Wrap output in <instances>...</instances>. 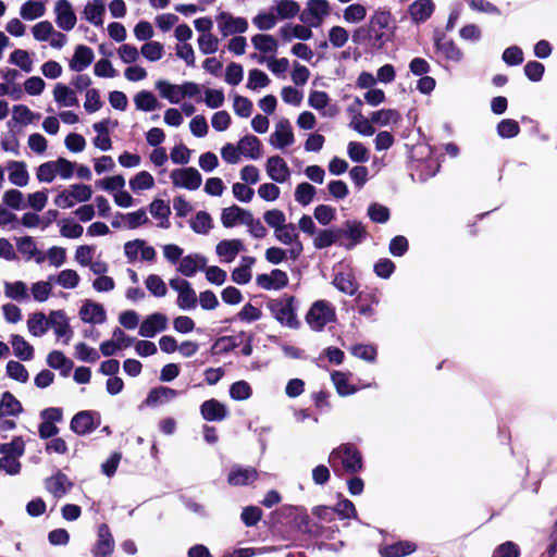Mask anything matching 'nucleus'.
I'll use <instances>...</instances> for the list:
<instances>
[{
  "mask_svg": "<svg viewBox=\"0 0 557 557\" xmlns=\"http://www.w3.org/2000/svg\"><path fill=\"white\" fill-rule=\"evenodd\" d=\"M393 15L386 9H377L370 16L369 22L354 29L352 42L361 46L369 45L373 50H381L391 39V24Z\"/></svg>",
  "mask_w": 557,
  "mask_h": 557,
  "instance_id": "nucleus-1",
  "label": "nucleus"
},
{
  "mask_svg": "<svg viewBox=\"0 0 557 557\" xmlns=\"http://www.w3.org/2000/svg\"><path fill=\"white\" fill-rule=\"evenodd\" d=\"M329 463L338 478L354 475L363 469L361 451L352 443H344L334 448L329 456Z\"/></svg>",
  "mask_w": 557,
  "mask_h": 557,
  "instance_id": "nucleus-2",
  "label": "nucleus"
},
{
  "mask_svg": "<svg viewBox=\"0 0 557 557\" xmlns=\"http://www.w3.org/2000/svg\"><path fill=\"white\" fill-rule=\"evenodd\" d=\"M267 308L281 325L294 330L300 326L296 314L297 307L295 296L284 294L278 298L270 299L267 302Z\"/></svg>",
  "mask_w": 557,
  "mask_h": 557,
  "instance_id": "nucleus-3",
  "label": "nucleus"
},
{
  "mask_svg": "<svg viewBox=\"0 0 557 557\" xmlns=\"http://www.w3.org/2000/svg\"><path fill=\"white\" fill-rule=\"evenodd\" d=\"M336 318L334 307L324 299L314 301L306 314V322L313 331H322Z\"/></svg>",
  "mask_w": 557,
  "mask_h": 557,
  "instance_id": "nucleus-4",
  "label": "nucleus"
},
{
  "mask_svg": "<svg viewBox=\"0 0 557 557\" xmlns=\"http://www.w3.org/2000/svg\"><path fill=\"white\" fill-rule=\"evenodd\" d=\"M434 47L437 53L451 63H459L463 58V52L456 42L446 36L444 32L436 29L433 35Z\"/></svg>",
  "mask_w": 557,
  "mask_h": 557,
  "instance_id": "nucleus-5",
  "label": "nucleus"
},
{
  "mask_svg": "<svg viewBox=\"0 0 557 557\" xmlns=\"http://www.w3.org/2000/svg\"><path fill=\"white\" fill-rule=\"evenodd\" d=\"M100 425V414L92 410H83L75 413L70 422V429L83 436L90 434Z\"/></svg>",
  "mask_w": 557,
  "mask_h": 557,
  "instance_id": "nucleus-6",
  "label": "nucleus"
},
{
  "mask_svg": "<svg viewBox=\"0 0 557 557\" xmlns=\"http://www.w3.org/2000/svg\"><path fill=\"white\" fill-rule=\"evenodd\" d=\"M329 14L330 4L326 0H308L307 8L300 13L299 20L309 26L318 27Z\"/></svg>",
  "mask_w": 557,
  "mask_h": 557,
  "instance_id": "nucleus-7",
  "label": "nucleus"
},
{
  "mask_svg": "<svg viewBox=\"0 0 557 557\" xmlns=\"http://www.w3.org/2000/svg\"><path fill=\"white\" fill-rule=\"evenodd\" d=\"M171 180L175 187L196 190L200 187L202 177L196 168L175 169L171 172Z\"/></svg>",
  "mask_w": 557,
  "mask_h": 557,
  "instance_id": "nucleus-8",
  "label": "nucleus"
},
{
  "mask_svg": "<svg viewBox=\"0 0 557 557\" xmlns=\"http://www.w3.org/2000/svg\"><path fill=\"white\" fill-rule=\"evenodd\" d=\"M115 547L111 530L107 523H101L97 530V540L91 548L94 557H110Z\"/></svg>",
  "mask_w": 557,
  "mask_h": 557,
  "instance_id": "nucleus-9",
  "label": "nucleus"
},
{
  "mask_svg": "<svg viewBox=\"0 0 557 557\" xmlns=\"http://www.w3.org/2000/svg\"><path fill=\"white\" fill-rule=\"evenodd\" d=\"M344 232L345 244H343V247L347 250H351L361 244L368 235L366 226L357 220H346L344 222Z\"/></svg>",
  "mask_w": 557,
  "mask_h": 557,
  "instance_id": "nucleus-10",
  "label": "nucleus"
},
{
  "mask_svg": "<svg viewBox=\"0 0 557 557\" xmlns=\"http://www.w3.org/2000/svg\"><path fill=\"white\" fill-rule=\"evenodd\" d=\"M259 479V472L253 467L244 468L235 465L231 468L227 475V483L231 486H244L253 483Z\"/></svg>",
  "mask_w": 557,
  "mask_h": 557,
  "instance_id": "nucleus-11",
  "label": "nucleus"
},
{
  "mask_svg": "<svg viewBox=\"0 0 557 557\" xmlns=\"http://www.w3.org/2000/svg\"><path fill=\"white\" fill-rule=\"evenodd\" d=\"M55 23L63 30L74 28L77 18L69 0H58L54 7Z\"/></svg>",
  "mask_w": 557,
  "mask_h": 557,
  "instance_id": "nucleus-12",
  "label": "nucleus"
},
{
  "mask_svg": "<svg viewBox=\"0 0 557 557\" xmlns=\"http://www.w3.org/2000/svg\"><path fill=\"white\" fill-rule=\"evenodd\" d=\"M216 20L223 36L242 34L248 28V22L245 17H234L226 12H221Z\"/></svg>",
  "mask_w": 557,
  "mask_h": 557,
  "instance_id": "nucleus-13",
  "label": "nucleus"
},
{
  "mask_svg": "<svg viewBox=\"0 0 557 557\" xmlns=\"http://www.w3.org/2000/svg\"><path fill=\"white\" fill-rule=\"evenodd\" d=\"M168 326V318L160 312L148 315L139 326V335L143 337H153L157 333L162 332Z\"/></svg>",
  "mask_w": 557,
  "mask_h": 557,
  "instance_id": "nucleus-14",
  "label": "nucleus"
},
{
  "mask_svg": "<svg viewBox=\"0 0 557 557\" xmlns=\"http://www.w3.org/2000/svg\"><path fill=\"white\" fill-rule=\"evenodd\" d=\"M295 140L292 125L287 119H282L276 124L275 132L270 137L271 145L277 148L290 146Z\"/></svg>",
  "mask_w": 557,
  "mask_h": 557,
  "instance_id": "nucleus-15",
  "label": "nucleus"
},
{
  "mask_svg": "<svg viewBox=\"0 0 557 557\" xmlns=\"http://www.w3.org/2000/svg\"><path fill=\"white\" fill-rule=\"evenodd\" d=\"M418 549L417 543L412 541H398L380 547L381 557H406Z\"/></svg>",
  "mask_w": 557,
  "mask_h": 557,
  "instance_id": "nucleus-16",
  "label": "nucleus"
},
{
  "mask_svg": "<svg viewBox=\"0 0 557 557\" xmlns=\"http://www.w3.org/2000/svg\"><path fill=\"white\" fill-rule=\"evenodd\" d=\"M79 317L85 323L101 324L106 321L107 314L103 306L87 300L79 309Z\"/></svg>",
  "mask_w": 557,
  "mask_h": 557,
  "instance_id": "nucleus-17",
  "label": "nucleus"
},
{
  "mask_svg": "<svg viewBox=\"0 0 557 557\" xmlns=\"http://www.w3.org/2000/svg\"><path fill=\"white\" fill-rule=\"evenodd\" d=\"M201 417L207 421H222L227 414V408L215 398L205 400L200 406Z\"/></svg>",
  "mask_w": 557,
  "mask_h": 557,
  "instance_id": "nucleus-18",
  "label": "nucleus"
},
{
  "mask_svg": "<svg viewBox=\"0 0 557 557\" xmlns=\"http://www.w3.org/2000/svg\"><path fill=\"white\" fill-rule=\"evenodd\" d=\"M48 329L51 326L54 330V333L58 337L65 336L66 339L64 341L65 344L69 343L71 336L73 335V331L69 324L67 318L62 310L58 311H51L48 322Z\"/></svg>",
  "mask_w": 557,
  "mask_h": 557,
  "instance_id": "nucleus-19",
  "label": "nucleus"
},
{
  "mask_svg": "<svg viewBox=\"0 0 557 557\" xmlns=\"http://www.w3.org/2000/svg\"><path fill=\"white\" fill-rule=\"evenodd\" d=\"M267 173L276 183H284L290 175L287 163L280 156H272L268 159Z\"/></svg>",
  "mask_w": 557,
  "mask_h": 557,
  "instance_id": "nucleus-20",
  "label": "nucleus"
},
{
  "mask_svg": "<svg viewBox=\"0 0 557 557\" xmlns=\"http://www.w3.org/2000/svg\"><path fill=\"white\" fill-rule=\"evenodd\" d=\"M46 490L54 497L64 496L73 486L66 474L58 471L54 475L47 478L45 481Z\"/></svg>",
  "mask_w": 557,
  "mask_h": 557,
  "instance_id": "nucleus-21",
  "label": "nucleus"
},
{
  "mask_svg": "<svg viewBox=\"0 0 557 557\" xmlns=\"http://www.w3.org/2000/svg\"><path fill=\"white\" fill-rule=\"evenodd\" d=\"M177 395L178 392L176 389L160 385L149 391L146 399L144 400V405L148 407H157L159 405L170 401Z\"/></svg>",
  "mask_w": 557,
  "mask_h": 557,
  "instance_id": "nucleus-22",
  "label": "nucleus"
},
{
  "mask_svg": "<svg viewBox=\"0 0 557 557\" xmlns=\"http://www.w3.org/2000/svg\"><path fill=\"white\" fill-rule=\"evenodd\" d=\"M94 59L95 54L90 47L78 45L69 65L72 71L82 72L92 63Z\"/></svg>",
  "mask_w": 557,
  "mask_h": 557,
  "instance_id": "nucleus-23",
  "label": "nucleus"
},
{
  "mask_svg": "<svg viewBox=\"0 0 557 557\" xmlns=\"http://www.w3.org/2000/svg\"><path fill=\"white\" fill-rule=\"evenodd\" d=\"M250 211L236 205L224 208L221 213V221L224 227L231 228L238 223L245 224Z\"/></svg>",
  "mask_w": 557,
  "mask_h": 557,
  "instance_id": "nucleus-24",
  "label": "nucleus"
},
{
  "mask_svg": "<svg viewBox=\"0 0 557 557\" xmlns=\"http://www.w3.org/2000/svg\"><path fill=\"white\" fill-rule=\"evenodd\" d=\"M435 10L432 0H416L409 5V14L416 23H423L429 20Z\"/></svg>",
  "mask_w": 557,
  "mask_h": 557,
  "instance_id": "nucleus-25",
  "label": "nucleus"
},
{
  "mask_svg": "<svg viewBox=\"0 0 557 557\" xmlns=\"http://www.w3.org/2000/svg\"><path fill=\"white\" fill-rule=\"evenodd\" d=\"M16 247L18 252L26 256V260L35 259L37 263H42L46 256L38 250L33 237L24 236L17 239Z\"/></svg>",
  "mask_w": 557,
  "mask_h": 557,
  "instance_id": "nucleus-26",
  "label": "nucleus"
},
{
  "mask_svg": "<svg viewBox=\"0 0 557 557\" xmlns=\"http://www.w3.org/2000/svg\"><path fill=\"white\" fill-rule=\"evenodd\" d=\"M207 259L200 255H188L182 258L178 271L185 276H194L198 270L206 268Z\"/></svg>",
  "mask_w": 557,
  "mask_h": 557,
  "instance_id": "nucleus-27",
  "label": "nucleus"
},
{
  "mask_svg": "<svg viewBox=\"0 0 557 557\" xmlns=\"http://www.w3.org/2000/svg\"><path fill=\"white\" fill-rule=\"evenodd\" d=\"M238 149L242 154L249 159H259L261 157V141L255 135H245L238 141Z\"/></svg>",
  "mask_w": 557,
  "mask_h": 557,
  "instance_id": "nucleus-28",
  "label": "nucleus"
},
{
  "mask_svg": "<svg viewBox=\"0 0 557 557\" xmlns=\"http://www.w3.org/2000/svg\"><path fill=\"white\" fill-rule=\"evenodd\" d=\"M9 181L18 187L27 185L29 175L26 170V164L23 161H10L8 164Z\"/></svg>",
  "mask_w": 557,
  "mask_h": 557,
  "instance_id": "nucleus-29",
  "label": "nucleus"
},
{
  "mask_svg": "<svg viewBox=\"0 0 557 557\" xmlns=\"http://www.w3.org/2000/svg\"><path fill=\"white\" fill-rule=\"evenodd\" d=\"M47 364L52 369L60 370L63 376H67L74 366L73 361L60 350L49 352L47 356Z\"/></svg>",
  "mask_w": 557,
  "mask_h": 557,
  "instance_id": "nucleus-30",
  "label": "nucleus"
},
{
  "mask_svg": "<svg viewBox=\"0 0 557 557\" xmlns=\"http://www.w3.org/2000/svg\"><path fill=\"white\" fill-rule=\"evenodd\" d=\"M332 284L342 293L349 296L358 292L359 285L351 273L338 272L334 275Z\"/></svg>",
  "mask_w": 557,
  "mask_h": 557,
  "instance_id": "nucleus-31",
  "label": "nucleus"
},
{
  "mask_svg": "<svg viewBox=\"0 0 557 557\" xmlns=\"http://www.w3.org/2000/svg\"><path fill=\"white\" fill-rule=\"evenodd\" d=\"M22 411L23 406L21 401L11 392H4L0 399V418L18 416Z\"/></svg>",
  "mask_w": 557,
  "mask_h": 557,
  "instance_id": "nucleus-32",
  "label": "nucleus"
},
{
  "mask_svg": "<svg viewBox=\"0 0 557 557\" xmlns=\"http://www.w3.org/2000/svg\"><path fill=\"white\" fill-rule=\"evenodd\" d=\"M11 345L14 355L21 360L28 361L34 358V347L23 336L13 334Z\"/></svg>",
  "mask_w": 557,
  "mask_h": 557,
  "instance_id": "nucleus-33",
  "label": "nucleus"
},
{
  "mask_svg": "<svg viewBox=\"0 0 557 557\" xmlns=\"http://www.w3.org/2000/svg\"><path fill=\"white\" fill-rule=\"evenodd\" d=\"M244 249V245L240 239H224L216 245V253L220 257H225L226 261L235 259L237 253Z\"/></svg>",
  "mask_w": 557,
  "mask_h": 557,
  "instance_id": "nucleus-34",
  "label": "nucleus"
},
{
  "mask_svg": "<svg viewBox=\"0 0 557 557\" xmlns=\"http://www.w3.org/2000/svg\"><path fill=\"white\" fill-rule=\"evenodd\" d=\"M331 379L337 394L342 397L352 395L358 391L355 385L349 384L348 375L342 371H333L331 373Z\"/></svg>",
  "mask_w": 557,
  "mask_h": 557,
  "instance_id": "nucleus-35",
  "label": "nucleus"
},
{
  "mask_svg": "<svg viewBox=\"0 0 557 557\" xmlns=\"http://www.w3.org/2000/svg\"><path fill=\"white\" fill-rule=\"evenodd\" d=\"M53 97L54 100L61 106L72 107L78 104V99L74 90L62 83H58L54 86Z\"/></svg>",
  "mask_w": 557,
  "mask_h": 557,
  "instance_id": "nucleus-36",
  "label": "nucleus"
},
{
  "mask_svg": "<svg viewBox=\"0 0 557 557\" xmlns=\"http://www.w3.org/2000/svg\"><path fill=\"white\" fill-rule=\"evenodd\" d=\"M106 8L103 0H94V2H88L84 9V14L87 21L92 23L96 26H101L103 24V14Z\"/></svg>",
  "mask_w": 557,
  "mask_h": 557,
  "instance_id": "nucleus-37",
  "label": "nucleus"
},
{
  "mask_svg": "<svg viewBox=\"0 0 557 557\" xmlns=\"http://www.w3.org/2000/svg\"><path fill=\"white\" fill-rule=\"evenodd\" d=\"M183 288L178 292L177 306L183 309H194L197 306V296L188 281L183 280Z\"/></svg>",
  "mask_w": 557,
  "mask_h": 557,
  "instance_id": "nucleus-38",
  "label": "nucleus"
},
{
  "mask_svg": "<svg viewBox=\"0 0 557 557\" xmlns=\"http://www.w3.org/2000/svg\"><path fill=\"white\" fill-rule=\"evenodd\" d=\"M401 119L400 113L395 109H381L371 114V122L380 126L397 124Z\"/></svg>",
  "mask_w": 557,
  "mask_h": 557,
  "instance_id": "nucleus-39",
  "label": "nucleus"
},
{
  "mask_svg": "<svg viewBox=\"0 0 557 557\" xmlns=\"http://www.w3.org/2000/svg\"><path fill=\"white\" fill-rule=\"evenodd\" d=\"M246 336L245 332H240L238 337ZM240 345V342H237V336H222L216 339L214 345L211 348V352L215 354H227L233 351Z\"/></svg>",
  "mask_w": 557,
  "mask_h": 557,
  "instance_id": "nucleus-40",
  "label": "nucleus"
},
{
  "mask_svg": "<svg viewBox=\"0 0 557 557\" xmlns=\"http://www.w3.org/2000/svg\"><path fill=\"white\" fill-rule=\"evenodd\" d=\"M134 102L137 110L146 112L156 110L159 104L156 96L148 90L137 92L134 97Z\"/></svg>",
  "mask_w": 557,
  "mask_h": 557,
  "instance_id": "nucleus-41",
  "label": "nucleus"
},
{
  "mask_svg": "<svg viewBox=\"0 0 557 557\" xmlns=\"http://www.w3.org/2000/svg\"><path fill=\"white\" fill-rule=\"evenodd\" d=\"M48 319L42 312L33 313L27 320V327L33 336H42L48 331Z\"/></svg>",
  "mask_w": 557,
  "mask_h": 557,
  "instance_id": "nucleus-42",
  "label": "nucleus"
},
{
  "mask_svg": "<svg viewBox=\"0 0 557 557\" xmlns=\"http://www.w3.org/2000/svg\"><path fill=\"white\" fill-rule=\"evenodd\" d=\"M156 88L159 90L161 97L168 99L171 103H178L182 99L178 85L170 84L166 81H158Z\"/></svg>",
  "mask_w": 557,
  "mask_h": 557,
  "instance_id": "nucleus-43",
  "label": "nucleus"
},
{
  "mask_svg": "<svg viewBox=\"0 0 557 557\" xmlns=\"http://www.w3.org/2000/svg\"><path fill=\"white\" fill-rule=\"evenodd\" d=\"M251 42L257 50L263 53L275 52L277 49V41L272 35L257 34L251 38Z\"/></svg>",
  "mask_w": 557,
  "mask_h": 557,
  "instance_id": "nucleus-44",
  "label": "nucleus"
},
{
  "mask_svg": "<svg viewBox=\"0 0 557 557\" xmlns=\"http://www.w3.org/2000/svg\"><path fill=\"white\" fill-rule=\"evenodd\" d=\"M190 227L197 234H208L212 228L211 215L206 211H199L194 219L190 220Z\"/></svg>",
  "mask_w": 557,
  "mask_h": 557,
  "instance_id": "nucleus-45",
  "label": "nucleus"
},
{
  "mask_svg": "<svg viewBox=\"0 0 557 557\" xmlns=\"http://www.w3.org/2000/svg\"><path fill=\"white\" fill-rule=\"evenodd\" d=\"M20 14L24 20H36L45 14V5L41 2L28 0L22 4Z\"/></svg>",
  "mask_w": 557,
  "mask_h": 557,
  "instance_id": "nucleus-46",
  "label": "nucleus"
},
{
  "mask_svg": "<svg viewBox=\"0 0 557 557\" xmlns=\"http://www.w3.org/2000/svg\"><path fill=\"white\" fill-rule=\"evenodd\" d=\"M154 185L153 176L147 171L138 172L129 180V187L134 193L138 190L150 189Z\"/></svg>",
  "mask_w": 557,
  "mask_h": 557,
  "instance_id": "nucleus-47",
  "label": "nucleus"
},
{
  "mask_svg": "<svg viewBox=\"0 0 557 557\" xmlns=\"http://www.w3.org/2000/svg\"><path fill=\"white\" fill-rule=\"evenodd\" d=\"M149 211L153 218L165 220V223H160L161 227H169V215L171 214V209L168 203L161 199H154L149 206Z\"/></svg>",
  "mask_w": 557,
  "mask_h": 557,
  "instance_id": "nucleus-48",
  "label": "nucleus"
},
{
  "mask_svg": "<svg viewBox=\"0 0 557 557\" xmlns=\"http://www.w3.org/2000/svg\"><path fill=\"white\" fill-rule=\"evenodd\" d=\"M25 453V443L22 436H15L10 443L0 444V454L20 458Z\"/></svg>",
  "mask_w": 557,
  "mask_h": 557,
  "instance_id": "nucleus-49",
  "label": "nucleus"
},
{
  "mask_svg": "<svg viewBox=\"0 0 557 557\" xmlns=\"http://www.w3.org/2000/svg\"><path fill=\"white\" fill-rule=\"evenodd\" d=\"M4 294L8 298L17 301L28 298L27 286L22 281H16L14 283L7 282L4 284Z\"/></svg>",
  "mask_w": 557,
  "mask_h": 557,
  "instance_id": "nucleus-50",
  "label": "nucleus"
},
{
  "mask_svg": "<svg viewBox=\"0 0 557 557\" xmlns=\"http://www.w3.org/2000/svg\"><path fill=\"white\" fill-rule=\"evenodd\" d=\"M496 131L502 138H513L519 135L520 126L513 119H504L497 124Z\"/></svg>",
  "mask_w": 557,
  "mask_h": 557,
  "instance_id": "nucleus-51",
  "label": "nucleus"
},
{
  "mask_svg": "<svg viewBox=\"0 0 557 557\" xmlns=\"http://www.w3.org/2000/svg\"><path fill=\"white\" fill-rule=\"evenodd\" d=\"M315 187L307 182L297 185L295 190V199L301 206H308L314 198Z\"/></svg>",
  "mask_w": 557,
  "mask_h": 557,
  "instance_id": "nucleus-52",
  "label": "nucleus"
},
{
  "mask_svg": "<svg viewBox=\"0 0 557 557\" xmlns=\"http://www.w3.org/2000/svg\"><path fill=\"white\" fill-rule=\"evenodd\" d=\"M368 216L374 223L384 224L391 218V211L386 206H383L377 202H372L368 207Z\"/></svg>",
  "mask_w": 557,
  "mask_h": 557,
  "instance_id": "nucleus-53",
  "label": "nucleus"
},
{
  "mask_svg": "<svg viewBox=\"0 0 557 557\" xmlns=\"http://www.w3.org/2000/svg\"><path fill=\"white\" fill-rule=\"evenodd\" d=\"M300 7L295 0H280L276 4V12L282 20L293 18L299 13Z\"/></svg>",
  "mask_w": 557,
  "mask_h": 557,
  "instance_id": "nucleus-54",
  "label": "nucleus"
},
{
  "mask_svg": "<svg viewBox=\"0 0 557 557\" xmlns=\"http://www.w3.org/2000/svg\"><path fill=\"white\" fill-rule=\"evenodd\" d=\"M372 124L371 119H367L362 115L361 111H358V115L354 116L350 126L363 136H371L375 133V128Z\"/></svg>",
  "mask_w": 557,
  "mask_h": 557,
  "instance_id": "nucleus-55",
  "label": "nucleus"
},
{
  "mask_svg": "<svg viewBox=\"0 0 557 557\" xmlns=\"http://www.w3.org/2000/svg\"><path fill=\"white\" fill-rule=\"evenodd\" d=\"M75 357L81 361L89 363H95L100 358L98 351L84 342L75 345Z\"/></svg>",
  "mask_w": 557,
  "mask_h": 557,
  "instance_id": "nucleus-56",
  "label": "nucleus"
},
{
  "mask_svg": "<svg viewBox=\"0 0 557 557\" xmlns=\"http://www.w3.org/2000/svg\"><path fill=\"white\" fill-rule=\"evenodd\" d=\"M347 152L354 162L362 163L369 160L368 149L359 141H350L347 147Z\"/></svg>",
  "mask_w": 557,
  "mask_h": 557,
  "instance_id": "nucleus-57",
  "label": "nucleus"
},
{
  "mask_svg": "<svg viewBox=\"0 0 557 557\" xmlns=\"http://www.w3.org/2000/svg\"><path fill=\"white\" fill-rule=\"evenodd\" d=\"M252 395L251 386L246 381H237L230 387V396L234 400H246Z\"/></svg>",
  "mask_w": 557,
  "mask_h": 557,
  "instance_id": "nucleus-58",
  "label": "nucleus"
},
{
  "mask_svg": "<svg viewBox=\"0 0 557 557\" xmlns=\"http://www.w3.org/2000/svg\"><path fill=\"white\" fill-rule=\"evenodd\" d=\"M263 219L265 223L274 228L275 231H280L286 224L285 213L280 209L268 210L263 213Z\"/></svg>",
  "mask_w": 557,
  "mask_h": 557,
  "instance_id": "nucleus-59",
  "label": "nucleus"
},
{
  "mask_svg": "<svg viewBox=\"0 0 557 557\" xmlns=\"http://www.w3.org/2000/svg\"><path fill=\"white\" fill-rule=\"evenodd\" d=\"M7 374L9 377L21 383H26L28 380V371L18 361L10 360L7 363Z\"/></svg>",
  "mask_w": 557,
  "mask_h": 557,
  "instance_id": "nucleus-60",
  "label": "nucleus"
},
{
  "mask_svg": "<svg viewBox=\"0 0 557 557\" xmlns=\"http://www.w3.org/2000/svg\"><path fill=\"white\" fill-rule=\"evenodd\" d=\"M269 84H270V78L263 71H261L259 69H252L249 71L247 88L253 90L257 88L267 87Z\"/></svg>",
  "mask_w": 557,
  "mask_h": 557,
  "instance_id": "nucleus-61",
  "label": "nucleus"
},
{
  "mask_svg": "<svg viewBox=\"0 0 557 557\" xmlns=\"http://www.w3.org/2000/svg\"><path fill=\"white\" fill-rule=\"evenodd\" d=\"M367 9L364 5L359 3H354L348 5L344 10V18L348 23H358L366 18Z\"/></svg>",
  "mask_w": 557,
  "mask_h": 557,
  "instance_id": "nucleus-62",
  "label": "nucleus"
},
{
  "mask_svg": "<svg viewBox=\"0 0 557 557\" xmlns=\"http://www.w3.org/2000/svg\"><path fill=\"white\" fill-rule=\"evenodd\" d=\"M262 510L258 506H247L240 513V519L246 527H255L262 518Z\"/></svg>",
  "mask_w": 557,
  "mask_h": 557,
  "instance_id": "nucleus-63",
  "label": "nucleus"
},
{
  "mask_svg": "<svg viewBox=\"0 0 557 557\" xmlns=\"http://www.w3.org/2000/svg\"><path fill=\"white\" fill-rule=\"evenodd\" d=\"M519 556H520L519 546L511 541H507V542L498 545L494 549L492 557H519Z\"/></svg>",
  "mask_w": 557,
  "mask_h": 557,
  "instance_id": "nucleus-64",
  "label": "nucleus"
}]
</instances>
